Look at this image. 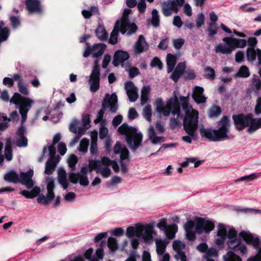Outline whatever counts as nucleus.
I'll return each mask as SVG.
<instances>
[{
  "label": "nucleus",
  "instance_id": "49",
  "mask_svg": "<svg viewBox=\"0 0 261 261\" xmlns=\"http://www.w3.org/2000/svg\"><path fill=\"white\" fill-rule=\"evenodd\" d=\"M143 116L147 121L149 122L151 121L152 116V110L150 106H147L144 108L143 112Z\"/></svg>",
  "mask_w": 261,
  "mask_h": 261
},
{
  "label": "nucleus",
  "instance_id": "61",
  "mask_svg": "<svg viewBox=\"0 0 261 261\" xmlns=\"http://www.w3.org/2000/svg\"><path fill=\"white\" fill-rule=\"evenodd\" d=\"M234 251L242 255H245L247 252V249L245 245L240 243Z\"/></svg>",
  "mask_w": 261,
  "mask_h": 261
},
{
  "label": "nucleus",
  "instance_id": "5",
  "mask_svg": "<svg viewBox=\"0 0 261 261\" xmlns=\"http://www.w3.org/2000/svg\"><path fill=\"white\" fill-rule=\"evenodd\" d=\"M220 127L218 129H205L200 128V134L212 141H220L229 139L228 135L229 127V120L226 116H223L219 122Z\"/></svg>",
  "mask_w": 261,
  "mask_h": 261
},
{
  "label": "nucleus",
  "instance_id": "16",
  "mask_svg": "<svg viewBox=\"0 0 261 261\" xmlns=\"http://www.w3.org/2000/svg\"><path fill=\"white\" fill-rule=\"evenodd\" d=\"M232 118L236 128L239 130H241L249 126V121H250V114L246 115L243 114L233 115Z\"/></svg>",
  "mask_w": 261,
  "mask_h": 261
},
{
  "label": "nucleus",
  "instance_id": "60",
  "mask_svg": "<svg viewBox=\"0 0 261 261\" xmlns=\"http://www.w3.org/2000/svg\"><path fill=\"white\" fill-rule=\"evenodd\" d=\"M260 175V173H253L249 175L245 176L240 178L238 180L242 181L247 180L248 181L253 180L254 179L257 178Z\"/></svg>",
  "mask_w": 261,
  "mask_h": 261
},
{
  "label": "nucleus",
  "instance_id": "55",
  "mask_svg": "<svg viewBox=\"0 0 261 261\" xmlns=\"http://www.w3.org/2000/svg\"><path fill=\"white\" fill-rule=\"evenodd\" d=\"M208 33L210 37H213L217 33L216 24L214 22H211L208 28Z\"/></svg>",
  "mask_w": 261,
  "mask_h": 261
},
{
  "label": "nucleus",
  "instance_id": "58",
  "mask_svg": "<svg viewBox=\"0 0 261 261\" xmlns=\"http://www.w3.org/2000/svg\"><path fill=\"white\" fill-rule=\"evenodd\" d=\"M17 87L20 93L26 96L29 95V92L28 88V85H24L23 83L21 84L18 83Z\"/></svg>",
  "mask_w": 261,
  "mask_h": 261
},
{
  "label": "nucleus",
  "instance_id": "62",
  "mask_svg": "<svg viewBox=\"0 0 261 261\" xmlns=\"http://www.w3.org/2000/svg\"><path fill=\"white\" fill-rule=\"evenodd\" d=\"M10 19L13 28L16 29L20 25V22L19 19L17 16L12 15L10 17Z\"/></svg>",
  "mask_w": 261,
  "mask_h": 261
},
{
  "label": "nucleus",
  "instance_id": "47",
  "mask_svg": "<svg viewBox=\"0 0 261 261\" xmlns=\"http://www.w3.org/2000/svg\"><path fill=\"white\" fill-rule=\"evenodd\" d=\"M156 227L159 228L160 230H162L165 232L167 228H172V227L175 228V226H168V225H167V219L165 218H163L161 219L160 220L159 222L157 224Z\"/></svg>",
  "mask_w": 261,
  "mask_h": 261
},
{
  "label": "nucleus",
  "instance_id": "43",
  "mask_svg": "<svg viewBox=\"0 0 261 261\" xmlns=\"http://www.w3.org/2000/svg\"><path fill=\"white\" fill-rule=\"evenodd\" d=\"M224 261H242L241 258L233 252L229 251L223 256Z\"/></svg>",
  "mask_w": 261,
  "mask_h": 261
},
{
  "label": "nucleus",
  "instance_id": "23",
  "mask_svg": "<svg viewBox=\"0 0 261 261\" xmlns=\"http://www.w3.org/2000/svg\"><path fill=\"white\" fill-rule=\"evenodd\" d=\"M239 236L242 238L247 243L252 245L255 248L258 247L260 242L259 238L254 237L249 231H242L239 233Z\"/></svg>",
  "mask_w": 261,
  "mask_h": 261
},
{
  "label": "nucleus",
  "instance_id": "19",
  "mask_svg": "<svg viewBox=\"0 0 261 261\" xmlns=\"http://www.w3.org/2000/svg\"><path fill=\"white\" fill-rule=\"evenodd\" d=\"M228 238V231L227 228L223 224H219L217 227L216 238L215 240V243L219 246L223 245Z\"/></svg>",
  "mask_w": 261,
  "mask_h": 261
},
{
  "label": "nucleus",
  "instance_id": "57",
  "mask_svg": "<svg viewBox=\"0 0 261 261\" xmlns=\"http://www.w3.org/2000/svg\"><path fill=\"white\" fill-rule=\"evenodd\" d=\"M185 43V40L182 38L175 39L173 40L174 47L177 50L180 49Z\"/></svg>",
  "mask_w": 261,
  "mask_h": 261
},
{
  "label": "nucleus",
  "instance_id": "59",
  "mask_svg": "<svg viewBox=\"0 0 261 261\" xmlns=\"http://www.w3.org/2000/svg\"><path fill=\"white\" fill-rule=\"evenodd\" d=\"M55 145L52 144L51 145H49L48 147V150L49 151L50 155L49 159L58 160V157L56 156V148Z\"/></svg>",
  "mask_w": 261,
  "mask_h": 261
},
{
  "label": "nucleus",
  "instance_id": "25",
  "mask_svg": "<svg viewBox=\"0 0 261 261\" xmlns=\"http://www.w3.org/2000/svg\"><path fill=\"white\" fill-rule=\"evenodd\" d=\"M148 44L146 42L144 36L140 35L134 46V52L136 54H140L148 48Z\"/></svg>",
  "mask_w": 261,
  "mask_h": 261
},
{
  "label": "nucleus",
  "instance_id": "46",
  "mask_svg": "<svg viewBox=\"0 0 261 261\" xmlns=\"http://www.w3.org/2000/svg\"><path fill=\"white\" fill-rule=\"evenodd\" d=\"M3 24V22H2ZM10 34L9 30L7 27L2 28V25H0V40L2 41H6Z\"/></svg>",
  "mask_w": 261,
  "mask_h": 261
},
{
  "label": "nucleus",
  "instance_id": "44",
  "mask_svg": "<svg viewBox=\"0 0 261 261\" xmlns=\"http://www.w3.org/2000/svg\"><path fill=\"white\" fill-rule=\"evenodd\" d=\"M77 161L78 159L75 155L73 154L70 156L68 160V164L71 169L70 172H73L75 170L76 164Z\"/></svg>",
  "mask_w": 261,
  "mask_h": 261
},
{
  "label": "nucleus",
  "instance_id": "33",
  "mask_svg": "<svg viewBox=\"0 0 261 261\" xmlns=\"http://www.w3.org/2000/svg\"><path fill=\"white\" fill-rule=\"evenodd\" d=\"M96 37L101 41H106L108 38V33L102 24H99L95 30Z\"/></svg>",
  "mask_w": 261,
  "mask_h": 261
},
{
  "label": "nucleus",
  "instance_id": "35",
  "mask_svg": "<svg viewBox=\"0 0 261 261\" xmlns=\"http://www.w3.org/2000/svg\"><path fill=\"white\" fill-rule=\"evenodd\" d=\"M58 162V160L49 159L45 164V174L48 175L52 174L55 170Z\"/></svg>",
  "mask_w": 261,
  "mask_h": 261
},
{
  "label": "nucleus",
  "instance_id": "26",
  "mask_svg": "<svg viewBox=\"0 0 261 261\" xmlns=\"http://www.w3.org/2000/svg\"><path fill=\"white\" fill-rule=\"evenodd\" d=\"M204 89L203 88L196 86L193 91L192 97L197 103H205L206 98L203 95Z\"/></svg>",
  "mask_w": 261,
  "mask_h": 261
},
{
  "label": "nucleus",
  "instance_id": "38",
  "mask_svg": "<svg viewBox=\"0 0 261 261\" xmlns=\"http://www.w3.org/2000/svg\"><path fill=\"white\" fill-rule=\"evenodd\" d=\"M19 175L14 170L7 173L4 176V179L9 182L16 184L19 182Z\"/></svg>",
  "mask_w": 261,
  "mask_h": 261
},
{
  "label": "nucleus",
  "instance_id": "45",
  "mask_svg": "<svg viewBox=\"0 0 261 261\" xmlns=\"http://www.w3.org/2000/svg\"><path fill=\"white\" fill-rule=\"evenodd\" d=\"M218 256V251L215 248H208L205 254L203 256V259L211 258V257H216Z\"/></svg>",
  "mask_w": 261,
  "mask_h": 261
},
{
  "label": "nucleus",
  "instance_id": "18",
  "mask_svg": "<svg viewBox=\"0 0 261 261\" xmlns=\"http://www.w3.org/2000/svg\"><path fill=\"white\" fill-rule=\"evenodd\" d=\"M179 7L173 0L164 2L162 5V12L165 16H170L173 12L177 13Z\"/></svg>",
  "mask_w": 261,
  "mask_h": 261
},
{
  "label": "nucleus",
  "instance_id": "4",
  "mask_svg": "<svg viewBox=\"0 0 261 261\" xmlns=\"http://www.w3.org/2000/svg\"><path fill=\"white\" fill-rule=\"evenodd\" d=\"M114 170V160L108 157L103 156L101 160H91L89 162L88 168L83 167L81 169L80 175L87 176L88 171L90 172L95 170L97 173H100L103 177L108 178L111 174L110 167Z\"/></svg>",
  "mask_w": 261,
  "mask_h": 261
},
{
  "label": "nucleus",
  "instance_id": "34",
  "mask_svg": "<svg viewBox=\"0 0 261 261\" xmlns=\"http://www.w3.org/2000/svg\"><path fill=\"white\" fill-rule=\"evenodd\" d=\"M59 182L62 186L64 189H66L68 187L67 180L66 172L63 168H59L58 171Z\"/></svg>",
  "mask_w": 261,
  "mask_h": 261
},
{
  "label": "nucleus",
  "instance_id": "31",
  "mask_svg": "<svg viewBox=\"0 0 261 261\" xmlns=\"http://www.w3.org/2000/svg\"><path fill=\"white\" fill-rule=\"evenodd\" d=\"M250 121H249L248 132L252 134L256 130L261 128V117L259 118H253L252 114H250Z\"/></svg>",
  "mask_w": 261,
  "mask_h": 261
},
{
  "label": "nucleus",
  "instance_id": "56",
  "mask_svg": "<svg viewBox=\"0 0 261 261\" xmlns=\"http://www.w3.org/2000/svg\"><path fill=\"white\" fill-rule=\"evenodd\" d=\"M221 113V109L219 107L214 106L210 109L209 111V116L210 117L218 116Z\"/></svg>",
  "mask_w": 261,
  "mask_h": 261
},
{
  "label": "nucleus",
  "instance_id": "10",
  "mask_svg": "<svg viewBox=\"0 0 261 261\" xmlns=\"http://www.w3.org/2000/svg\"><path fill=\"white\" fill-rule=\"evenodd\" d=\"M10 102L14 104L19 109V113L21 116V124L26 121L27 114L32 107L34 101L29 97L22 96L18 92H15Z\"/></svg>",
  "mask_w": 261,
  "mask_h": 261
},
{
  "label": "nucleus",
  "instance_id": "52",
  "mask_svg": "<svg viewBox=\"0 0 261 261\" xmlns=\"http://www.w3.org/2000/svg\"><path fill=\"white\" fill-rule=\"evenodd\" d=\"M204 76L206 79H214L215 76V72L213 68L210 67H206L204 69Z\"/></svg>",
  "mask_w": 261,
  "mask_h": 261
},
{
  "label": "nucleus",
  "instance_id": "3",
  "mask_svg": "<svg viewBox=\"0 0 261 261\" xmlns=\"http://www.w3.org/2000/svg\"><path fill=\"white\" fill-rule=\"evenodd\" d=\"M214 227L215 225L213 221L202 218H196L194 221H188L184 225L186 236L191 241L195 240L196 233H209Z\"/></svg>",
  "mask_w": 261,
  "mask_h": 261
},
{
  "label": "nucleus",
  "instance_id": "15",
  "mask_svg": "<svg viewBox=\"0 0 261 261\" xmlns=\"http://www.w3.org/2000/svg\"><path fill=\"white\" fill-rule=\"evenodd\" d=\"M27 128L23 124H21L16 133L17 138L15 140L16 146L19 147H25L28 145V139L25 136Z\"/></svg>",
  "mask_w": 261,
  "mask_h": 261
},
{
  "label": "nucleus",
  "instance_id": "40",
  "mask_svg": "<svg viewBox=\"0 0 261 261\" xmlns=\"http://www.w3.org/2000/svg\"><path fill=\"white\" fill-rule=\"evenodd\" d=\"M5 155L6 160L10 161L12 159V149L11 142L10 139L7 140L5 148Z\"/></svg>",
  "mask_w": 261,
  "mask_h": 261
},
{
  "label": "nucleus",
  "instance_id": "11",
  "mask_svg": "<svg viewBox=\"0 0 261 261\" xmlns=\"http://www.w3.org/2000/svg\"><path fill=\"white\" fill-rule=\"evenodd\" d=\"M47 181V193L46 196H45L43 194H39L40 192V189L38 187H33V189L30 191L32 196L34 198L38 196L37 202L42 205H46L48 202L53 200L55 197V193L54 189L55 188L54 179L52 177H48L46 179Z\"/></svg>",
  "mask_w": 261,
  "mask_h": 261
},
{
  "label": "nucleus",
  "instance_id": "17",
  "mask_svg": "<svg viewBox=\"0 0 261 261\" xmlns=\"http://www.w3.org/2000/svg\"><path fill=\"white\" fill-rule=\"evenodd\" d=\"M34 174V171L33 169H29L27 172H21L20 173V177L19 178V182L28 189H31L34 187V181L32 180V177Z\"/></svg>",
  "mask_w": 261,
  "mask_h": 261
},
{
  "label": "nucleus",
  "instance_id": "12",
  "mask_svg": "<svg viewBox=\"0 0 261 261\" xmlns=\"http://www.w3.org/2000/svg\"><path fill=\"white\" fill-rule=\"evenodd\" d=\"M116 154H119L120 159L118 163L120 167V170L118 164L115 162V173L120 171L123 174H125L127 171L126 163L130 161L129 151L124 145L117 142L115 144Z\"/></svg>",
  "mask_w": 261,
  "mask_h": 261
},
{
  "label": "nucleus",
  "instance_id": "1",
  "mask_svg": "<svg viewBox=\"0 0 261 261\" xmlns=\"http://www.w3.org/2000/svg\"><path fill=\"white\" fill-rule=\"evenodd\" d=\"M190 93L187 96L179 97L182 108L185 112L184 127L188 136L182 137V140L187 143H191L192 139H195V132L198 127V112L189 105Z\"/></svg>",
  "mask_w": 261,
  "mask_h": 261
},
{
  "label": "nucleus",
  "instance_id": "54",
  "mask_svg": "<svg viewBox=\"0 0 261 261\" xmlns=\"http://www.w3.org/2000/svg\"><path fill=\"white\" fill-rule=\"evenodd\" d=\"M107 237V232H101L98 234L95 237L94 240L95 242H100V246L103 247L105 242L102 240L103 238H106Z\"/></svg>",
  "mask_w": 261,
  "mask_h": 261
},
{
  "label": "nucleus",
  "instance_id": "21",
  "mask_svg": "<svg viewBox=\"0 0 261 261\" xmlns=\"http://www.w3.org/2000/svg\"><path fill=\"white\" fill-rule=\"evenodd\" d=\"M125 89L128 99L130 102L136 101L139 97L138 89L130 81L125 84Z\"/></svg>",
  "mask_w": 261,
  "mask_h": 261
},
{
  "label": "nucleus",
  "instance_id": "30",
  "mask_svg": "<svg viewBox=\"0 0 261 261\" xmlns=\"http://www.w3.org/2000/svg\"><path fill=\"white\" fill-rule=\"evenodd\" d=\"M128 58L129 55L127 52L122 50L115 51V66H118L120 64L122 67H124L125 61Z\"/></svg>",
  "mask_w": 261,
  "mask_h": 261
},
{
  "label": "nucleus",
  "instance_id": "63",
  "mask_svg": "<svg viewBox=\"0 0 261 261\" xmlns=\"http://www.w3.org/2000/svg\"><path fill=\"white\" fill-rule=\"evenodd\" d=\"M150 65L152 67H158L160 70L163 69V64L158 58H154L152 60Z\"/></svg>",
  "mask_w": 261,
  "mask_h": 261
},
{
  "label": "nucleus",
  "instance_id": "64",
  "mask_svg": "<svg viewBox=\"0 0 261 261\" xmlns=\"http://www.w3.org/2000/svg\"><path fill=\"white\" fill-rule=\"evenodd\" d=\"M174 258L177 260L187 261V256L185 253L182 251L176 252V254L174 255Z\"/></svg>",
  "mask_w": 261,
  "mask_h": 261
},
{
  "label": "nucleus",
  "instance_id": "7",
  "mask_svg": "<svg viewBox=\"0 0 261 261\" xmlns=\"http://www.w3.org/2000/svg\"><path fill=\"white\" fill-rule=\"evenodd\" d=\"M155 106L156 111L159 114H163L164 116H169L171 112L174 117L176 116V119L181 116L178 99L175 94L167 102L166 105L163 103L161 99H158L155 101Z\"/></svg>",
  "mask_w": 261,
  "mask_h": 261
},
{
  "label": "nucleus",
  "instance_id": "32",
  "mask_svg": "<svg viewBox=\"0 0 261 261\" xmlns=\"http://www.w3.org/2000/svg\"><path fill=\"white\" fill-rule=\"evenodd\" d=\"M250 91L258 95L261 91V80L256 76H253L251 80Z\"/></svg>",
  "mask_w": 261,
  "mask_h": 261
},
{
  "label": "nucleus",
  "instance_id": "8",
  "mask_svg": "<svg viewBox=\"0 0 261 261\" xmlns=\"http://www.w3.org/2000/svg\"><path fill=\"white\" fill-rule=\"evenodd\" d=\"M132 12L130 9H125L120 19L115 22V40L119 31L122 34H126L127 36H130L135 34L138 30V27L135 23L131 22L129 20L128 15Z\"/></svg>",
  "mask_w": 261,
  "mask_h": 261
},
{
  "label": "nucleus",
  "instance_id": "29",
  "mask_svg": "<svg viewBox=\"0 0 261 261\" xmlns=\"http://www.w3.org/2000/svg\"><path fill=\"white\" fill-rule=\"evenodd\" d=\"M102 107L103 109L110 108L111 112H114V93L105 95L102 101Z\"/></svg>",
  "mask_w": 261,
  "mask_h": 261
},
{
  "label": "nucleus",
  "instance_id": "2",
  "mask_svg": "<svg viewBox=\"0 0 261 261\" xmlns=\"http://www.w3.org/2000/svg\"><path fill=\"white\" fill-rule=\"evenodd\" d=\"M126 234L128 238L132 239V248L136 249L139 245V238H142L145 242H148L152 240L153 235L155 234V232L151 224L143 225L138 223L128 227Z\"/></svg>",
  "mask_w": 261,
  "mask_h": 261
},
{
  "label": "nucleus",
  "instance_id": "28",
  "mask_svg": "<svg viewBox=\"0 0 261 261\" xmlns=\"http://www.w3.org/2000/svg\"><path fill=\"white\" fill-rule=\"evenodd\" d=\"M186 68V63L184 62H179L176 67L174 70L172 72L170 75V78L175 82H176L181 75L184 73Z\"/></svg>",
  "mask_w": 261,
  "mask_h": 261
},
{
  "label": "nucleus",
  "instance_id": "37",
  "mask_svg": "<svg viewBox=\"0 0 261 261\" xmlns=\"http://www.w3.org/2000/svg\"><path fill=\"white\" fill-rule=\"evenodd\" d=\"M156 251L158 255H162L165 250L167 247V243L165 241L162 239H156Z\"/></svg>",
  "mask_w": 261,
  "mask_h": 261
},
{
  "label": "nucleus",
  "instance_id": "51",
  "mask_svg": "<svg viewBox=\"0 0 261 261\" xmlns=\"http://www.w3.org/2000/svg\"><path fill=\"white\" fill-rule=\"evenodd\" d=\"M168 226H175V228L172 227L170 228H167L165 231L164 232L166 235V236L170 239H173L174 237L175 232L177 230V226L176 224H172L169 225Z\"/></svg>",
  "mask_w": 261,
  "mask_h": 261
},
{
  "label": "nucleus",
  "instance_id": "42",
  "mask_svg": "<svg viewBox=\"0 0 261 261\" xmlns=\"http://www.w3.org/2000/svg\"><path fill=\"white\" fill-rule=\"evenodd\" d=\"M250 72L248 68L244 65L242 66L238 72L236 74V76L246 78L249 76Z\"/></svg>",
  "mask_w": 261,
  "mask_h": 261
},
{
  "label": "nucleus",
  "instance_id": "41",
  "mask_svg": "<svg viewBox=\"0 0 261 261\" xmlns=\"http://www.w3.org/2000/svg\"><path fill=\"white\" fill-rule=\"evenodd\" d=\"M151 15V19L149 22H150L154 27L157 28L159 26L160 22L158 11L156 9H153Z\"/></svg>",
  "mask_w": 261,
  "mask_h": 261
},
{
  "label": "nucleus",
  "instance_id": "14",
  "mask_svg": "<svg viewBox=\"0 0 261 261\" xmlns=\"http://www.w3.org/2000/svg\"><path fill=\"white\" fill-rule=\"evenodd\" d=\"M99 81L100 67H98L97 66H93L89 80L90 91L92 92H95L99 89Z\"/></svg>",
  "mask_w": 261,
  "mask_h": 261
},
{
  "label": "nucleus",
  "instance_id": "48",
  "mask_svg": "<svg viewBox=\"0 0 261 261\" xmlns=\"http://www.w3.org/2000/svg\"><path fill=\"white\" fill-rule=\"evenodd\" d=\"M125 67V70L129 71V77L133 78L137 75L139 73V70L136 67L130 68V64L127 62L126 65Z\"/></svg>",
  "mask_w": 261,
  "mask_h": 261
},
{
  "label": "nucleus",
  "instance_id": "13",
  "mask_svg": "<svg viewBox=\"0 0 261 261\" xmlns=\"http://www.w3.org/2000/svg\"><path fill=\"white\" fill-rule=\"evenodd\" d=\"M106 48L104 43H95L91 46L89 43H86V46L83 53V57L88 58L91 54L93 58H98L102 56Z\"/></svg>",
  "mask_w": 261,
  "mask_h": 261
},
{
  "label": "nucleus",
  "instance_id": "24",
  "mask_svg": "<svg viewBox=\"0 0 261 261\" xmlns=\"http://www.w3.org/2000/svg\"><path fill=\"white\" fill-rule=\"evenodd\" d=\"M69 179L73 184H76L78 181L83 186H87L89 185V180L87 176L80 175V173H74L73 172L69 173Z\"/></svg>",
  "mask_w": 261,
  "mask_h": 261
},
{
  "label": "nucleus",
  "instance_id": "53",
  "mask_svg": "<svg viewBox=\"0 0 261 261\" xmlns=\"http://www.w3.org/2000/svg\"><path fill=\"white\" fill-rule=\"evenodd\" d=\"M247 58L248 61L253 62L255 61L256 56V50L253 48H248L246 51Z\"/></svg>",
  "mask_w": 261,
  "mask_h": 261
},
{
  "label": "nucleus",
  "instance_id": "39",
  "mask_svg": "<svg viewBox=\"0 0 261 261\" xmlns=\"http://www.w3.org/2000/svg\"><path fill=\"white\" fill-rule=\"evenodd\" d=\"M150 92L149 86H144L141 90V104L143 106L147 103Z\"/></svg>",
  "mask_w": 261,
  "mask_h": 261
},
{
  "label": "nucleus",
  "instance_id": "36",
  "mask_svg": "<svg viewBox=\"0 0 261 261\" xmlns=\"http://www.w3.org/2000/svg\"><path fill=\"white\" fill-rule=\"evenodd\" d=\"M177 60V57L172 54H169L167 55L166 61L168 73H170L173 71L176 63Z\"/></svg>",
  "mask_w": 261,
  "mask_h": 261
},
{
  "label": "nucleus",
  "instance_id": "20",
  "mask_svg": "<svg viewBox=\"0 0 261 261\" xmlns=\"http://www.w3.org/2000/svg\"><path fill=\"white\" fill-rule=\"evenodd\" d=\"M237 232L236 230L232 227L228 229V241L227 242V245L230 249L235 250L238 246L241 243L239 239H236Z\"/></svg>",
  "mask_w": 261,
  "mask_h": 261
},
{
  "label": "nucleus",
  "instance_id": "9",
  "mask_svg": "<svg viewBox=\"0 0 261 261\" xmlns=\"http://www.w3.org/2000/svg\"><path fill=\"white\" fill-rule=\"evenodd\" d=\"M224 43H219L215 47L216 53L229 55L237 48H244L247 44L245 39L226 37L222 39Z\"/></svg>",
  "mask_w": 261,
  "mask_h": 261
},
{
  "label": "nucleus",
  "instance_id": "27",
  "mask_svg": "<svg viewBox=\"0 0 261 261\" xmlns=\"http://www.w3.org/2000/svg\"><path fill=\"white\" fill-rule=\"evenodd\" d=\"M148 137L149 140L153 144H157L163 143L165 141V139L162 136H156V132L153 126L150 125L148 128Z\"/></svg>",
  "mask_w": 261,
  "mask_h": 261
},
{
  "label": "nucleus",
  "instance_id": "6",
  "mask_svg": "<svg viewBox=\"0 0 261 261\" xmlns=\"http://www.w3.org/2000/svg\"><path fill=\"white\" fill-rule=\"evenodd\" d=\"M117 132L119 135L125 136L126 142L130 149L136 150L141 146L143 135L136 127L123 123L118 127Z\"/></svg>",
  "mask_w": 261,
  "mask_h": 261
},
{
  "label": "nucleus",
  "instance_id": "50",
  "mask_svg": "<svg viewBox=\"0 0 261 261\" xmlns=\"http://www.w3.org/2000/svg\"><path fill=\"white\" fill-rule=\"evenodd\" d=\"M172 246L173 249L176 251V252L182 251V250L185 248V243L180 241H174L173 243Z\"/></svg>",
  "mask_w": 261,
  "mask_h": 261
},
{
  "label": "nucleus",
  "instance_id": "22",
  "mask_svg": "<svg viewBox=\"0 0 261 261\" xmlns=\"http://www.w3.org/2000/svg\"><path fill=\"white\" fill-rule=\"evenodd\" d=\"M25 4L29 13H42L43 10L39 0H26Z\"/></svg>",
  "mask_w": 261,
  "mask_h": 261
}]
</instances>
